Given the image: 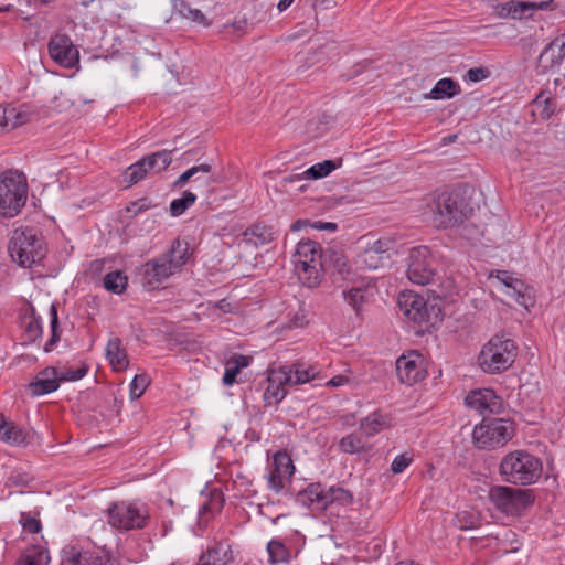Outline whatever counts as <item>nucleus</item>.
<instances>
[{
    "label": "nucleus",
    "mask_w": 565,
    "mask_h": 565,
    "mask_svg": "<svg viewBox=\"0 0 565 565\" xmlns=\"http://www.w3.org/2000/svg\"><path fill=\"white\" fill-rule=\"evenodd\" d=\"M542 469L537 457L525 450H514L502 458L499 472L508 483L529 486L537 481Z\"/></svg>",
    "instance_id": "1"
},
{
    "label": "nucleus",
    "mask_w": 565,
    "mask_h": 565,
    "mask_svg": "<svg viewBox=\"0 0 565 565\" xmlns=\"http://www.w3.org/2000/svg\"><path fill=\"white\" fill-rule=\"evenodd\" d=\"M518 356V345L503 335L492 337L481 349L478 363L488 374H500L509 370Z\"/></svg>",
    "instance_id": "2"
},
{
    "label": "nucleus",
    "mask_w": 565,
    "mask_h": 565,
    "mask_svg": "<svg viewBox=\"0 0 565 565\" xmlns=\"http://www.w3.org/2000/svg\"><path fill=\"white\" fill-rule=\"evenodd\" d=\"M13 262L24 268L40 263L45 256L43 238L32 228H15L8 245Z\"/></svg>",
    "instance_id": "3"
},
{
    "label": "nucleus",
    "mask_w": 565,
    "mask_h": 565,
    "mask_svg": "<svg viewBox=\"0 0 565 565\" xmlns=\"http://www.w3.org/2000/svg\"><path fill=\"white\" fill-rule=\"evenodd\" d=\"M323 255L324 252L315 241L301 239L297 244L294 264L298 277L305 286L313 288L320 284Z\"/></svg>",
    "instance_id": "4"
},
{
    "label": "nucleus",
    "mask_w": 565,
    "mask_h": 565,
    "mask_svg": "<svg viewBox=\"0 0 565 565\" xmlns=\"http://www.w3.org/2000/svg\"><path fill=\"white\" fill-rule=\"evenodd\" d=\"M28 182L22 172L9 170L0 174V215L15 216L25 205Z\"/></svg>",
    "instance_id": "5"
},
{
    "label": "nucleus",
    "mask_w": 565,
    "mask_h": 565,
    "mask_svg": "<svg viewBox=\"0 0 565 565\" xmlns=\"http://www.w3.org/2000/svg\"><path fill=\"white\" fill-rule=\"evenodd\" d=\"M489 500L501 513L519 516L533 504L534 497L529 489L493 486L489 491Z\"/></svg>",
    "instance_id": "6"
},
{
    "label": "nucleus",
    "mask_w": 565,
    "mask_h": 565,
    "mask_svg": "<svg viewBox=\"0 0 565 565\" xmlns=\"http://www.w3.org/2000/svg\"><path fill=\"white\" fill-rule=\"evenodd\" d=\"M107 516L113 527L130 531L143 529L149 520V512L142 503L119 501L108 507Z\"/></svg>",
    "instance_id": "7"
},
{
    "label": "nucleus",
    "mask_w": 565,
    "mask_h": 565,
    "mask_svg": "<svg viewBox=\"0 0 565 565\" xmlns=\"http://www.w3.org/2000/svg\"><path fill=\"white\" fill-rule=\"evenodd\" d=\"M514 434L512 423L503 418H483L473 428L472 438L480 448H494L505 445Z\"/></svg>",
    "instance_id": "8"
},
{
    "label": "nucleus",
    "mask_w": 565,
    "mask_h": 565,
    "mask_svg": "<svg viewBox=\"0 0 565 565\" xmlns=\"http://www.w3.org/2000/svg\"><path fill=\"white\" fill-rule=\"evenodd\" d=\"M468 214L462 195L457 191H445L436 200L434 222L437 226L449 227L461 224Z\"/></svg>",
    "instance_id": "9"
},
{
    "label": "nucleus",
    "mask_w": 565,
    "mask_h": 565,
    "mask_svg": "<svg viewBox=\"0 0 565 565\" xmlns=\"http://www.w3.org/2000/svg\"><path fill=\"white\" fill-rule=\"evenodd\" d=\"M300 497L308 501L309 507L319 510H324L332 504L348 505L353 501L352 493L344 488L339 486L324 488L321 483H310Z\"/></svg>",
    "instance_id": "10"
},
{
    "label": "nucleus",
    "mask_w": 565,
    "mask_h": 565,
    "mask_svg": "<svg viewBox=\"0 0 565 565\" xmlns=\"http://www.w3.org/2000/svg\"><path fill=\"white\" fill-rule=\"evenodd\" d=\"M172 162V151L161 150L150 156L143 157L139 161L130 164L124 172V182L127 186L137 184L145 180L150 173H160L164 171Z\"/></svg>",
    "instance_id": "11"
},
{
    "label": "nucleus",
    "mask_w": 565,
    "mask_h": 565,
    "mask_svg": "<svg viewBox=\"0 0 565 565\" xmlns=\"http://www.w3.org/2000/svg\"><path fill=\"white\" fill-rule=\"evenodd\" d=\"M408 258V279L420 286L430 284L436 276V268L429 248L426 246L413 247Z\"/></svg>",
    "instance_id": "12"
},
{
    "label": "nucleus",
    "mask_w": 565,
    "mask_h": 565,
    "mask_svg": "<svg viewBox=\"0 0 565 565\" xmlns=\"http://www.w3.org/2000/svg\"><path fill=\"white\" fill-rule=\"evenodd\" d=\"M61 557V565H119L118 559L105 550L84 551L76 545L65 546Z\"/></svg>",
    "instance_id": "13"
},
{
    "label": "nucleus",
    "mask_w": 565,
    "mask_h": 565,
    "mask_svg": "<svg viewBox=\"0 0 565 565\" xmlns=\"http://www.w3.org/2000/svg\"><path fill=\"white\" fill-rule=\"evenodd\" d=\"M51 58L62 67L72 68L79 62V52L66 34H55L47 45Z\"/></svg>",
    "instance_id": "14"
},
{
    "label": "nucleus",
    "mask_w": 565,
    "mask_h": 565,
    "mask_svg": "<svg viewBox=\"0 0 565 565\" xmlns=\"http://www.w3.org/2000/svg\"><path fill=\"white\" fill-rule=\"evenodd\" d=\"M396 374L398 380L406 384L413 385L426 376L424 356L417 351H409L401 355L396 361Z\"/></svg>",
    "instance_id": "15"
},
{
    "label": "nucleus",
    "mask_w": 565,
    "mask_h": 565,
    "mask_svg": "<svg viewBox=\"0 0 565 565\" xmlns=\"http://www.w3.org/2000/svg\"><path fill=\"white\" fill-rule=\"evenodd\" d=\"M294 472L295 466L287 451H277L273 457V466L267 478L268 488L276 493L281 492Z\"/></svg>",
    "instance_id": "16"
},
{
    "label": "nucleus",
    "mask_w": 565,
    "mask_h": 565,
    "mask_svg": "<svg viewBox=\"0 0 565 565\" xmlns=\"http://www.w3.org/2000/svg\"><path fill=\"white\" fill-rule=\"evenodd\" d=\"M375 284L371 279L363 278L351 288L343 291L344 300L359 315L366 305L374 300Z\"/></svg>",
    "instance_id": "17"
},
{
    "label": "nucleus",
    "mask_w": 565,
    "mask_h": 565,
    "mask_svg": "<svg viewBox=\"0 0 565 565\" xmlns=\"http://www.w3.org/2000/svg\"><path fill=\"white\" fill-rule=\"evenodd\" d=\"M403 315L409 320L422 323L428 321V311L425 299L412 291H403L397 299Z\"/></svg>",
    "instance_id": "18"
},
{
    "label": "nucleus",
    "mask_w": 565,
    "mask_h": 565,
    "mask_svg": "<svg viewBox=\"0 0 565 565\" xmlns=\"http://www.w3.org/2000/svg\"><path fill=\"white\" fill-rule=\"evenodd\" d=\"M174 273L168 260L160 255L143 265L142 281L148 289H156Z\"/></svg>",
    "instance_id": "19"
},
{
    "label": "nucleus",
    "mask_w": 565,
    "mask_h": 565,
    "mask_svg": "<svg viewBox=\"0 0 565 565\" xmlns=\"http://www.w3.org/2000/svg\"><path fill=\"white\" fill-rule=\"evenodd\" d=\"M286 376V372L278 367L273 370L267 376V387L264 391V401L266 406L277 405L287 395V387L290 386Z\"/></svg>",
    "instance_id": "20"
},
{
    "label": "nucleus",
    "mask_w": 565,
    "mask_h": 565,
    "mask_svg": "<svg viewBox=\"0 0 565 565\" xmlns=\"http://www.w3.org/2000/svg\"><path fill=\"white\" fill-rule=\"evenodd\" d=\"M58 370L53 366H47L41 370L29 384L30 394L32 396H41L55 392L61 384Z\"/></svg>",
    "instance_id": "21"
},
{
    "label": "nucleus",
    "mask_w": 565,
    "mask_h": 565,
    "mask_svg": "<svg viewBox=\"0 0 565 565\" xmlns=\"http://www.w3.org/2000/svg\"><path fill=\"white\" fill-rule=\"evenodd\" d=\"M233 562L232 545L227 539L217 541L200 556L198 565H227Z\"/></svg>",
    "instance_id": "22"
},
{
    "label": "nucleus",
    "mask_w": 565,
    "mask_h": 565,
    "mask_svg": "<svg viewBox=\"0 0 565 565\" xmlns=\"http://www.w3.org/2000/svg\"><path fill=\"white\" fill-rule=\"evenodd\" d=\"M465 403L468 407L483 414L486 411L493 413L500 405L499 397L492 390L483 388L470 392Z\"/></svg>",
    "instance_id": "23"
},
{
    "label": "nucleus",
    "mask_w": 565,
    "mask_h": 565,
    "mask_svg": "<svg viewBox=\"0 0 565 565\" xmlns=\"http://www.w3.org/2000/svg\"><path fill=\"white\" fill-rule=\"evenodd\" d=\"M280 367L286 372V376L290 377V381H288L290 386L309 383L318 379L320 374L316 366L302 361H296L290 365H284Z\"/></svg>",
    "instance_id": "24"
},
{
    "label": "nucleus",
    "mask_w": 565,
    "mask_h": 565,
    "mask_svg": "<svg viewBox=\"0 0 565 565\" xmlns=\"http://www.w3.org/2000/svg\"><path fill=\"white\" fill-rule=\"evenodd\" d=\"M277 232L265 223H256L243 232L244 241L254 246L266 245L276 238Z\"/></svg>",
    "instance_id": "25"
},
{
    "label": "nucleus",
    "mask_w": 565,
    "mask_h": 565,
    "mask_svg": "<svg viewBox=\"0 0 565 565\" xmlns=\"http://www.w3.org/2000/svg\"><path fill=\"white\" fill-rule=\"evenodd\" d=\"M338 274L342 278H347L350 269L347 257L337 250H326L321 263V273Z\"/></svg>",
    "instance_id": "26"
},
{
    "label": "nucleus",
    "mask_w": 565,
    "mask_h": 565,
    "mask_svg": "<svg viewBox=\"0 0 565 565\" xmlns=\"http://www.w3.org/2000/svg\"><path fill=\"white\" fill-rule=\"evenodd\" d=\"M29 120V115L25 111L18 110L14 107L0 106V132H8L15 129Z\"/></svg>",
    "instance_id": "27"
},
{
    "label": "nucleus",
    "mask_w": 565,
    "mask_h": 565,
    "mask_svg": "<svg viewBox=\"0 0 565 565\" xmlns=\"http://www.w3.org/2000/svg\"><path fill=\"white\" fill-rule=\"evenodd\" d=\"M106 358L113 369L117 372L124 371L128 367V356L119 338H113L108 341L106 345Z\"/></svg>",
    "instance_id": "28"
},
{
    "label": "nucleus",
    "mask_w": 565,
    "mask_h": 565,
    "mask_svg": "<svg viewBox=\"0 0 565 565\" xmlns=\"http://www.w3.org/2000/svg\"><path fill=\"white\" fill-rule=\"evenodd\" d=\"M162 257L168 260L175 273L179 271L190 257L188 243L175 239L172 243L171 249L163 254Z\"/></svg>",
    "instance_id": "29"
},
{
    "label": "nucleus",
    "mask_w": 565,
    "mask_h": 565,
    "mask_svg": "<svg viewBox=\"0 0 565 565\" xmlns=\"http://www.w3.org/2000/svg\"><path fill=\"white\" fill-rule=\"evenodd\" d=\"M252 362V358L243 354L232 355L225 363V372L223 383L227 386L236 382V376L242 369L247 367Z\"/></svg>",
    "instance_id": "30"
},
{
    "label": "nucleus",
    "mask_w": 565,
    "mask_h": 565,
    "mask_svg": "<svg viewBox=\"0 0 565 565\" xmlns=\"http://www.w3.org/2000/svg\"><path fill=\"white\" fill-rule=\"evenodd\" d=\"M504 294L526 309L534 305L530 288L520 279L512 281V284L504 289Z\"/></svg>",
    "instance_id": "31"
},
{
    "label": "nucleus",
    "mask_w": 565,
    "mask_h": 565,
    "mask_svg": "<svg viewBox=\"0 0 565 565\" xmlns=\"http://www.w3.org/2000/svg\"><path fill=\"white\" fill-rule=\"evenodd\" d=\"M548 2H542L540 4L523 1H510L502 6L500 15L511 17L513 19H521L526 12L534 9H545Z\"/></svg>",
    "instance_id": "32"
},
{
    "label": "nucleus",
    "mask_w": 565,
    "mask_h": 565,
    "mask_svg": "<svg viewBox=\"0 0 565 565\" xmlns=\"http://www.w3.org/2000/svg\"><path fill=\"white\" fill-rule=\"evenodd\" d=\"M339 448L345 454H364L371 449V445L359 434L352 433L339 441Z\"/></svg>",
    "instance_id": "33"
},
{
    "label": "nucleus",
    "mask_w": 565,
    "mask_h": 565,
    "mask_svg": "<svg viewBox=\"0 0 565 565\" xmlns=\"http://www.w3.org/2000/svg\"><path fill=\"white\" fill-rule=\"evenodd\" d=\"M532 114L541 120H548L555 111L554 100L545 93L540 92L532 102Z\"/></svg>",
    "instance_id": "34"
},
{
    "label": "nucleus",
    "mask_w": 565,
    "mask_h": 565,
    "mask_svg": "<svg viewBox=\"0 0 565 565\" xmlns=\"http://www.w3.org/2000/svg\"><path fill=\"white\" fill-rule=\"evenodd\" d=\"M0 440L10 445H20L24 441V434L17 425L7 422L0 414Z\"/></svg>",
    "instance_id": "35"
},
{
    "label": "nucleus",
    "mask_w": 565,
    "mask_h": 565,
    "mask_svg": "<svg viewBox=\"0 0 565 565\" xmlns=\"http://www.w3.org/2000/svg\"><path fill=\"white\" fill-rule=\"evenodd\" d=\"M460 93V86L451 78L439 79L429 93V98H451Z\"/></svg>",
    "instance_id": "36"
},
{
    "label": "nucleus",
    "mask_w": 565,
    "mask_h": 565,
    "mask_svg": "<svg viewBox=\"0 0 565 565\" xmlns=\"http://www.w3.org/2000/svg\"><path fill=\"white\" fill-rule=\"evenodd\" d=\"M50 561L47 550L41 546H32L19 557L17 565H49Z\"/></svg>",
    "instance_id": "37"
},
{
    "label": "nucleus",
    "mask_w": 565,
    "mask_h": 565,
    "mask_svg": "<svg viewBox=\"0 0 565 565\" xmlns=\"http://www.w3.org/2000/svg\"><path fill=\"white\" fill-rule=\"evenodd\" d=\"M387 426V417L380 412H374L361 422L360 429L363 431V434L370 437L380 433Z\"/></svg>",
    "instance_id": "38"
},
{
    "label": "nucleus",
    "mask_w": 565,
    "mask_h": 565,
    "mask_svg": "<svg viewBox=\"0 0 565 565\" xmlns=\"http://www.w3.org/2000/svg\"><path fill=\"white\" fill-rule=\"evenodd\" d=\"M223 503L224 499L222 493H212L209 500L199 509V524L205 525L210 519L209 515L220 512L223 508Z\"/></svg>",
    "instance_id": "39"
},
{
    "label": "nucleus",
    "mask_w": 565,
    "mask_h": 565,
    "mask_svg": "<svg viewBox=\"0 0 565 565\" xmlns=\"http://www.w3.org/2000/svg\"><path fill=\"white\" fill-rule=\"evenodd\" d=\"M267 552L269 561L273 564L288 563L290 559V552L287 546L279 540H271L267 544Z\"/></svg>",
    "instance_id": "40"
},
{
    "label": "nucleus",
    "mask_w": 565,
    "mask_h": 565,
    "mask_svg": "<svg viewBox=\"0 0 565 565\" xmlns=\"http://www.w3.org/2000/svg\"><path fill=\"white\" fill-rule=\"evenodd\" d=\"M128 278L122 271L116 270L107 274L104 278V287L114 294H121L126 290Z\"/></svg>",
    "instance_id": "41"
},
{
    "label": "nucleus",
    "mask_w": 565,
    "mask_h": 565,
    "mask_svg": "<svg viewBox=\"0 0 565 565\" xmlns=\"http://www.w3.org/2000/svg\"><path fill=\"white\" fill-rule=\"evenodd\" d=\"M196 195L190 191H185L179 199L173 200L170 203V213L177 217L182 215L190 206L194 204Z\"/></svg>",
    "instance_id": "42"
},
{
    "label": "nucleus",
    "mask_w": 565,
    "mask_h": 565,
    "mask_svg": "<svg viewBox=\"0 0 565 565\" xmlns=\"http://www.w3.org/2000/svg\"><path fill=\"white\" fill-rule=\"evenodd\" d=\"M212 168H213L212 163H209V162H204V163L194 166V167L188 169L186 171H184L181 175H179V178L174 181L173 185L175 188H182L186 184V182L191 178H193L198 173H211Z\"/></svg>",
    "instance_id": "43"
},
{
    "label": "nucleus",
    "mask_w": 565,
    "mask_h": 565,
    "mask_svg": "<svg viewBox=\"0 0 565 565\" xmlns=\"http://www.w3.org/2000/svg\"><path fill=\"white\" fill-rule=\"evenodd\" d=\"M337 168L334 161L332 160H326L323 162H319L317 164H313L309 169L306 170V174L309 179H320L323 177H327L329 173H331Z\"/></svg>",
    "instance_id": "44"
},
{
    "label": "nucleus",
    "mask_w": 565,
    "mask_h": 565,
    "mask_svg": "<svg viewBox=\"0 0 565 565\" xmlns=\"http://www.w3.org/2000/svg\"><path fill=\"white\" fill-rule=\"evenodd\" d=\"M50 327H51V338L45 344V351H50L52 347H54L61 338L58 331V317H57V308L55 305H51L50 307Z\"/></svg>",
    "instance_id": "45"
},
{
    "label": "nucleus",
    "mask_w": 565,
    "mask_h": 565,
    "mask_svg": "<svg viewBox=\"0 0 565 565\" xmlns=\"http://www.w3.org/2000/svg\"><path fill=\"white\" fill-rule=\"evenodd\" d=\"M22 326L29 340H35L42 334L41 320L34 315L24 317Z\"/></svg>",
    "instance_id": "46"
},
{
    "label": "nucleus",
    "mask_w": 565,
    "mask_h": 565,
    "mask_svg": "<svg viewBox=\"0 0 565 565\" xmlns=\"http://www.w3.org/2000/svg\"><path fill=\"white\" fill-rule=\"evenodd\" d=\"M382 256H379L376 252L366 247L358 257V262L361 266L369 269H376L382 264Z\"/></svg>",
    "instance_id": "47"
},
{
    "label": "nucleus",
    "mask_w": 565,
    "mask_h": 565,
    "mask_svg": "<svg viewBox=\"0 0 565 565\" xmlns=\"http://www.w3.org/2000/svg\"><path fill=\"white\" fill-rule=\"evenodd\" d=\"M149 383V377L146 374L136 375L129 385L131 399L139 398L145 393Z\"/></svg>",
    "instance_id": "48"
},
{
    "label": "nucleus",
    "mask_w": 565,
    "mask_h": 565,
    "mask_svg": "<svg viewBox=\"0 0 565 565\" xmlns=\"http://www.w3.org/2000/svg\"><path fill=\"white\" fill-rule=\"evenodd\" d=\"M88 372L86 365H81L77 369H63L58 370L61 382H74L83 379Z\"/></svg>",
    "instance_id": "49"
},
{
    "label": "nucleus",
    "mask_w": 565,
    "mask_h": 565,
    "mask_svg": "<svg viewBox=\"0 0 565 565\" xmlns=\"http://www.w3.org/2000/svg\"><path fill=\"white\" fill-rule=\"evenodd\" d=\"M20 523L24 531L32 534L38 533L41 530L40 521L24 512L21 513Z\"/></svg>",
    "instance_id": "50"
},
{
    "label": "nucleus",
    "mask_w": 565,
    "mask_h": 565,
    "mask_svg": "<svg viewBox=\"0 0 565 565\" xmlns=\"http://www.w3.org/2000/svg\"><path fill=\"white\" fill-rule=\"evenodd\" d=\"M153 207V205L151 204V202L149 201V199L147 198H141L137 201H134L131 202L127 207V212L128 213H131L132 216H136L138 214H140L141 212H145L149 209Z\"/></svg>",
    "instance_id": "51"
},
{
    "label": "nucleus",
    "mask_w": 565,
    "mask_h": 565,
    "mask_svg": "<svg viewBox=\"0 0 565 565\" xmlns=\"http://www.w3.org/2000/svg\"><path fill=\"white\" fill-rule=\"evenodd\" d=\"M412 462V457L407 454H402L393 460L391 465V470L394 473H402Z\"/></svg>",
    "instance_id": "52"
},
{
    "label": "nucleus",
    "mask_w": 565,
    "mask_h": 565,
    "mask_svg": "<svg viewBox=\"0 0 565 565\" xmlns=\"http://www.w3.org/2000/svg\"><path fill=\"white\" fill-rule=\"evenodd\" d=\"M308 323L306 311L299 308L290 319L288 328H302Z\"/></svg>",
    "instance_id": "53"
},
{
    "label": "nucleus",
    "mask_w": 565,
    "mask_h": 565,
    "mask_svg": "<svg viewBox=\"0 0 565 565\" xmlns=\"http://www.w3.org/2000/svg\"><path fill=\"white\" fill-rule=\"evenodd\" d=\"M490 72L484 67H473L468 70L467 78L471 82H480L489 77Z\"/></svg>",
    "instance_id": "54"
},
{
    "label": "nucleus",
    "mask_w": 565,
    "mask_h": 565,
    "mask_svg": "<svg viewBox=\"0 0 565 565\" xmlns=\"http://www.w3.org/2000/svg\"><path fill=\"white\" fill-rule=\"evenodd\" d=\"M490 277L497 278L505 288H508L509 285L512 284V281H516L518 278H514L509 271L507 270H497L495 274H491Z\"/></svg>",
    "instance_id": "55"
},
{
    "label": "nucleus",
    "mask_w": 565,
    "mask_h": 565,
    "mask_svg": "<svg viewBox=\"0 0 565 565\" xmlns=\"http://www.w3.org/2000/svg\"><path fill=\"white\" fill-rule=\"evenodd\" d=\"M188 19H190L193 22H198L200 24L207 25L205 15L203 12L199 9H189L188 13L185 14Z\"/></svg>",
    "instance_id": "56"
},
{
    "label": "nucleus",
    "mask_w": 565,
    "mask_h": 565,
    "mask_svg": "<svg viewBox=\"0 0 565 565\" xmlns=\"http://www.w3.org/2000/svg\"><path fill=\"white\" fill-rule=\"evenodd\" d=\"M310 227H312L315 230H319V231L334 232L338 226L335 223H332V222L316 221V222H312V224H310Z\"/></svg>",
    "instance_id": "57"
},
{
    "label": "nucleus",
    "mask_w": 565,
    "mask_h": 565,
    "mask_svg": "<svg viewBox=\"0 0 565 565\" xmlns=\"http://www.w3.org/2000/svg\"><path fill=\"white\" fill-rule=\"evenodd\" d=\"M370 249L376 252L379 256H382L387 252V244L381 239L375 241L372 245L369 246Z\"/></svg>",
    "instance_id": "58"
},
{
    "label": "nucleus",
    "mask_w": 565,
    "mask_h": 565,
    "mask_svg": "<svg viewBox=\"0 0 565 565\" xmlns=\"http://www.w3.org/2000/svg\"><path fill=\"white\" fill-rule=\"evenodd\" d=\"M349 379L344 375H335L331 380H329L326 385L332 387H339L348 383Z\"/></svg>",
    "instance_id": "59"
},
{
    "label": "nucleus",
    "mask_w": 565,
    "mask_h": 565,
    "mask_svg": "<svg viewBox=\"0 0 565 565\" xmlns=\"http://www.w3.org/2000/svg\"><path fill=\"white\" fill-rule=\"evenodd\" d=\"M310 222L307 220H298L291 225V231H299L302 227L310 226Z\"/></svg>",
    "instance_id": "60"
},
{
    "label": "nucleus",
    "mask_w": 565,
    "mask_h": 565,
    "mask_svg": "<svg viewBox=\"0 0 565 565\" xmlns=\"http://www.w3.org/2000/svg\"><path fill=\"white\" fill-rule=\"evenodd\" d=\"M295 0H280L277 4V8L280 12L287 10L291 3L294 2Z\"/></svg>",
    "instance_id": "61"
},
{
    "label": "nucleus",
    "mask_w": 565,
    "mask_h": 565,
    "mask_svg": "<svg viewBox=\"0 0 565 565\" xmlns=\"http://www.w3.org/2000/svg\"><path fill=\"white\" fill-rule=\"evenodd\" d=\"M563 39H565V35H563ZM559 56L561 58L565 57V40L562 42L559 46Z\"/></svg>",
    "instance_id": "62"
},
{
    "label": "nucleus",
    "mask_w": 565,
    "mask_h": 565,
    "mask_svg": "<svg viewBox=\"0 0 565 565\" xmlns=\"http://www.w3.org/2000/svg\"><path fill=\"white\" fill-rule=\"evenodd\" d=\"M395 565H419L413 561H402V562H398L397 564Z\"/></svg>",
    "instance_id": "63"
},
{
    "label": "nucleus",
    "mask_w": 565,
    "mask_h": 565,
    "mask_svg": "<svg viewBox=\"0 0 565 565\" xmlns=\"http://www.w3.org/2000/svg\"><path fill=\"white\" fill-rule=\"evenodd\" d=\"M245 24H246V22H237V23L233 24V28H237L241 31V30H243Z\"/></svg>",
    "instance_id": "64"
}]
</instances>
